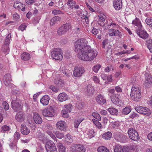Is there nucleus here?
Masks as SVG:
<instances>
[{"label":"nucleus","mask_w":152,"mask_h":152,"mask_svg":"<svg viewBox=\"0 0 152 152\" xmlns=\"http://www.w3.org/2000/svg\"><path fill=\"white\" fill-rule=\"evenodd\" d=\"M57 147L59 149L60 152H64L65 151L66 148L64 146L63 144L59 142L57 143Z\"/></svg>","instance_id":"31"},{"label":"nucleus","mask_w":152,"mask_h":152,"mask_svg":"<svg viewBox=\"0 0 152 152\" xmlns=\"http://www.w3.org/2000/svg\"><path fill=\"white\" fill-rule=\"evenodd\" d=\"M92 114L94 117L95 118H96L98 121H99L101 120V117L98 114L94 113H93Z\"/></svg>","instance_id":"52"},{"label":"nucleus","mask_w":152,"mask_h":152,"mask_svg":"<svg viewBox=\"0 0 152 152\" xmlns=\"http://www.w3.org/2000/svg\"><path fill=\"white\" fill-rule=\"evenodd\" d=\"M4 83L5 86L9 87L10 84V76L9 75H5L4 76Z\"/></svg>","instance_id":"28"},{"label":"nucleus","mask_w":152,"mask_h":152,"mask_svg":"<svg viewBox=\"0 0 152 152\" xmlns=\"http://www.w3.org/2000/svg\"><path fill=\"white\" fill-rule=\"evenodd\" d=\"M58 98L59 101L63 102L67 99L68 96L64 93H61L58 95Z\"/></svg>","instance_id":"21"},{"label":"nucleus","mask_w":152,"mask_h":152,"mask_svg":"<svg viewBox=\"0 0 152 152\" xmlns=\"http://www.w3.org/2000/svg\"><path fill=\"white\" fill-rule=\"evenodd\" d=\"M114 35L115 36H118V37L120 38H121L122 36L121 32H120L118 30H115Z\"/></svg>","instance_id":"49"},{"label":"nucleus","mask_w":152,"mask_h":152,"mask_svg":"<svg viewBox=\"0 0 152 152\" xmlns=\"http://www.w3.org/2000/svg\"><path fill=\"white\" fill-rule=\"evenodd\" d=\"M34 120L35 123L37 124H40L42 122V118L37 113H33Z\"/></svg>","instance_id":"16"},{"label":"nucleus","mask_w":152,"mask_h":152,"mask_svg":"<svg viewBox=\"0 0 152 152\" xmlns=\"http://www.w3.org/2000/svg\"><path fill=\"white\" fill-rule=\"evenodd\" d=\"M115 89L116 91L118 92H121L122 91V89L119 86H115Z\"/></svg>","instance_id":"61"},{"label":"nucleus","mask_w":152,"mask_h":152,"mask_svg":"<svg viewBox=\"0 0 152 152\" xmlns=\"http://www.w3.org/2000/svg\"><path fill=\"white\" fill-rule=\"evenodd\" d=\"M88 42L85 39L77 40L75 44V50L78 53V57L81 60L90 61L95 58L98 54L97 51L87 45Z\"/></svg>","instance_id":"1"},{"label":"nucleus","mask_w":152,"mask_h":152,"mask_svg":"<svg viewBox=\"0 0 152 152\" xmlns=\"http://www.w3.org/2000/svg\"><path fill=\"white\" fill-rule=\"evenodd\" d=\"M50 100L49 97L47 95L43 96L40 99V102L44 105H46L48 104Z\"/></svg>","instance_id":"22"},{"label":"nucleus","mask_w":152,"mask_h":152,"mask_svg":"<svg viewBox=\"0 0 152 152\" xmlns=\"http://www.w3.org/2000/svg\"><path fill=\"white\" fill-rule=\"evenodd\" d=\"M121 0H113V6L116 10H118L122 7Z\"/></svg>","instance_id":"14"},{"label":"nucleus","mask_w":152,"mask_h":152,"mask_svg":"<svg viewBox=\"0 0 152 152\" xmlns=\"http://www.w3.org/2000/svg\"><path fill=\"white\" fill-rule=\"evenodd\" d=\"M132 99L136 101H139L141 97L140 89L138 87L133 86L130 94Z\"/></svg>","instance_id":"3"},{"label":"nucleus","mask_w":152,"mask_h":152,"mask_svg":"<svg viewBox=\"0 0 152 152\" xmlns=\"http://www.w3.org/2000/svg\"><path fill=\"white\" fill-rule=\"evenodd\" d=\"M139 116L137 114L135 113H133L130 116V117L132 118H134L136 117H138Z\"/></svg>","instance_id":"62"},{"label":"nucleus","mask_w":152,"mask_h":152,"mask_svg":"<svg viewBox=\"0 0 152 152\" xmlns=\"http://www.w3.org/2000/svg\"><path fill=\"white\" fill-rule=\"evenodd\" d=\"M132 23L135 25L136 32L140 37L144 39L148 37V34L146 31L142 29V26L139 19L136 18L135 20L133 21Z\"/></svg>","instance_id":"2"},{"label":"nucleus","mask_w":152,"mask_h":152,"mask_svg":"<svg viewBox=\"0 0 152 152\" xmlns=\"http://www.w3.org/2000/svg\"><path fill=\"white\" fill-rule=\"evenodd\" d=\"M22 3L19 2H16L14 3L13 7L16 9H20L21 8Z\"/></svg>","instance_id":"40"},{"label":"nucleus","mask_w":152,"mask_h":152,"mask_svg":"<svg viewBox=\"0 0 152 152\" xmlns=\"http://www.w3.org/2000/svg\"><path fill=\"white\" fill-rule=\"evenodd\" d=\"M53 132L56 137L58 138L62 139L64 137V133H61L58 131H54Z\"/></svg>","instance_id":"35"},{"label":"nucleus","mask_w":152,"mask_h":152,"mask_svg":"<svg viewBox=\"0 0 152 152\" xmlns=\"http://www.w3.org/2000/svg\"><path fill=\"white\" fill-rule=\"evenodd\" d=\"M87 14L88 13L87 12H86L85 14L86 15H85V14H83V15H84V16L85 17L84 18L85 19V21L86 23L87 24H88L89 23V18L90 16V15H87Z\"/></svg>","instance_id":"47"},{"label":"nucleus","mask_w":152,"mask_h":152,"mask_svg":"<svg viewBox=\"0 0 152 152\" xmlns=\"http://www.w3.org/2000/svg\"><path fill=\"white\" fill-rule=\"evenodd\" d=\"M94 132L93 130H90L88 131V135L90 137H92L94 136Z\"/></svg>","instance_id":"57"},{"label":"nucleus","mask_w":152,"mask_h":152,"mask_svg":"<svg viewBox=\"0 0 152 152\" xmlns=\"http://www.w3.org/2000/svg\"><path fill=\"white\" fill-rule=\"evenodd\" d=\"M51 57L56 60H61L63 57L62 50L60 48H54L52 50L51 53Z\"/></svg>","instance_id":"4"},{"label":"nucleus","mask_w":152,"mask_h":152,"mask_svg":"<svg viewBox=\"0 0 152 152\" xmlns=\"http://www.w3.org/2000/svg\"><path fill=\"white\" fill-rule=\"evenodd\" d=\"M21 57L22 60L26 61L29 59L30 58V55L28 53H24L21 54Z\"/></svg>","instance_id":"27"},{"label":"nucleus","mask_w":152,"mask_h":152,"mask_svg":"<svg viewBox=\"0 0 152 152\" xmlns=\"http://www.w3.org/2000/svg\"><path fill=\"white\" fill-rule=\"evenodd\" d=\"M145 79V86L148 87L149 86V85H150L152 83V78L151 75H148L147 77L146 76Z\"/></svg>","instance_id":"25"},{"label":"nucleus","mask_w":152,"mask_h":152,"mask_svg":"<svg viewBox=\"0 0 152 152\" xmlns=\"http://www.w3.org/2000/svg\"><path fill=\"white\" fill-rule=\"evenodd\" d=\"M2 104L5 110H7L9 109V104L6 102L3 101L2 103Z\"/></svg>","instance_id":"45"},{"label":"nucleus","mask_w":152,"mask_h":152,"mask_svg":"<svg viewBox=\"0 0 152 152\" xmlns=\"http://www.w3.org/2000/svg\"><path fill=\"white\" fill-rule=\"evenodd\" d=\"M129 148L128 147L124 146L121 150V152H129Z\"/></svg>","instance_id":"53"},{"label":"nucleus","mask_w":152,"mask_h":152,"mask_svg":"<svg viewBox=\"0 0 152 152\" xmlns=\"http://www.w3.org/2000/svg\"><path fill=\"white\" fill-rule=\"evenodd\" d=\"M9 127L8 126H7V125H5L4 126H3L2 127V131L3 132H6L8 130H9Z\"/></svg>","instance_id":"54"},{"label":"nucleus","mask_w":152,"mask_h":152,"mask_svg":"<svg viewBox=\"0 0 152 152\" xmlns=\"http://www.w3.org/2000/svg\"><path fill=\"white\" fill-rule=\"evenodd\" d=\"M92 32L93 34L96 35L98 34L99 32L98 29H96L95 28H93V29L92 30Z\"/></svg>","instance_id":"56"},{"label":"nucleus","mask_w":152,"mask_h":152,"mask_svg":"<svg viewBox=\"0 0 152 152\" xmlns=\"http://www.w3.org/2000/svg\"><path fill=\"white\" fill-rule=\"evenodd\" d=\"M42 114L44 116L52 117L53 116L52 112L50 111V108L44 109L42 110Z\"/></svg>","instance_id":"17"},{"label":"nucleus","mask_w":152,"mask_h":152,"mask_svg":"<svg viewBox=\"0 0 152 152\" xmlns=\"http://www.w3.org/2000/svg\"><path fill=\"white\" fill-rule=\"evenodd\" d=\"M37 136L39 139L43 143L45 142L47 140V138L45 137L44 134L43 133L40 132H38Z\"/></svg>","instance_id":"24"},{"label":"nucleus","mask_w":152,"mask_h":152,"mask_svg":"<svg viewBox=\"0 0 152 152\" xmlns=\"http://www.w3.org/2000/svg\"><path fill=\"white\" fill-rule=\"evenodd\" d=\"M72 148L75 152H86V150L84 146L80 144H75Z\"/></svg>","instance_id":"10"},{"label":"nucleus","mask_w":152,"mask_h":152,"mask_svg":"<svg viewBox=\"0 0 152 152\" xmlns=\"http://www.w3.org/2000/svg\"><path fill=\"white\" fill-rule=\"evenodd\" d=\"M61 18L58 16H56L52 18L50 20V25L53 26L56 23H57L58 21L61 20Z\"/></svg>","instance_id":"26"},{"label":"nucleus","mask_w":152,"mask_h":152,"mask_svg":"<svg viewBox=\"0 0 152 152\" xmlns=\"http://www.w3.org/2000/svg\"><path fill=\"white\" fill-rule=\"evenodd\" d=\"M84 106V103L83 102H77L76 103V107L79 109L83 108Z\"/></svg>","instance_id":"37"},{"label":"nucleus","mask_w":152,"mask_h":152,"mask_svg":"<svg viewBox=\"0 0 152 152\" xmlns=\"http://www.w3.org/2000/svg\"><path fill=\"white\" fill-rule=\"evenodd\" d=\"M12 107L15 112H18L22 109V107L18 102L13 100L11 102Z\"/></svg>","instance_id":"11"},{"label":"nucleus","mask_w":152,"mask_h":152,"mask_svg":"<svg viewBox=\"0 0 152 152\" xmlns=\"http://www.w3.org/2000/svg\"><path fill=\"white\" fill-rule=\"evenodd\" d=\"M70 24L66 23L59 27L57 30V34L59 35H61L66 33L70 28Z\"/></svg>","instance_id":"7"},{"label":"nucleus","mask_w":152,"mask_h":152,"mask_svg":"<svg viewBox=\"0 0 152 152\" xmlns=\"http://www.w3.org/2000/svg\"><path fill=\"white\" fill-rule=\"evenodd\" d=\"M131 111V110L130 108L126 107L122 110V113L124 115H127Z\"/></svg>","instance_id":"33"},{"label":"nucleus","mask_w":152,"mask_h":152,"mask_svg":"<svg viewBox=\"0 0 152 152\" xmlns=\"http://www.w3.org/2000/svg\"><path fill=\"white\" fill-rule=\"evenodd\" d=\"M107 110L111 115H117L118 114V111L115 108H108Z\"/></svg>","instance_id":"29"},{"label":"nucleus","mask_w":152,"mask_h":152,"mask_svg":"<svg viewBox=\"0 0 152 152\" xmlns=\"http://www.w3.org/2000/svg\"><path fill=\"white\" fill-rule=\"evenodd\" d=\"M26 27V25L22 24L19 27V29L22 31H23L25 29Z\"/></svg>","instance_id":"60"},{"label":"nucleus","mask_w":152,"mask_h":152,"mask_svg":"<svg viewBox=\"0 0 152 152\" xmlns=\"http://www.w3.org/2000/svg\"><path fill=\"white\" fill-rule=\"evenodd\" d=\"M135 109L138 113L148 116L151 114V110L146 107L137 106L135 107Z\"/></svg>","instance_id":"6"},{"label":"nucleus","mask_w":152,"mask_h":152,"mask_svg":"<svg viewBox=\"0 0 152 152\" xmlns=\"http://www.w3.org/2000/svg\"><path fill=\"white\" fill-rule=\"evenodd\" d=\"M116 25L115 23H111L110 25L109 26L108 25L106 24V25H103L104 26V29L106 30L108 28H110L112 26H114Z\"/></svg>","instance_id":"48"},{"label":"nucleus","mask_w":152,"mask_h":152,"mask_svg":"<svg viewBox=\"0 0 152 152\" xmlns=\"http://www.w3.org/2000/svg\"><path fill=\"white\" fill-rule=\"evenodd\" d=\"M67 4L71 8H73L74 6L76 4L75 1L73 0H68L67 3Z\"/></svg>","instance_id":"39"},{"label":"nucleus","mask_w":152,"mask_h":152,"mask_svg":"<svg viewBox=\"0 0 152 152\" xmlns=\"http://www.w3.org/2000/svg\"><path fill=\"white\" fill-rule=\"evenodd\" d=\"M46 133L47 134L49 135L50 137L52 138L54 140H56L57 141V139L55 135L53 134L52 132L50 130H47L46 131Z\"/></svg>","instance_id":"42"},{"label":"nucleus","mask_w":152,"mask_h":152,"mask_svg":"<svg viewBox=\"0 0 152 152\" xmlns=\"http://www.w3.org/2000/svg\"><path fill=\"white\" fill-rule=\"evenodd\" d=\"M46 146L49 149H47V152H58L55 143L51 141H48L46 143Z\"/></svg>","instance_id":"9"},{"label":"nucleus","mask_w":152,"mask_h":152,"mask_svg":"<svg viewBox=\"0 0 152 152\" xmlns=\"http://www.w3.org/2000/svg\"><path fill=\"white\" fill-rule=\"evenodd\" d=\"M21 132L24 135H26L30 133V130L28 129L24 124H22L21 126Z\"/></svg>","instance_id":"23"},{"label":"nucleus","mask_w":152,"mask_h":152,"mask_svg":"<svg viewBox=\"0 0 152 152\" xmlns=\"http://www.w3.org/2000/svg\"><path fill=\"white\" fill-rule=\"evenodd\" d=\"M114 137L115 138H117L118 140L121 139L122 137L124 138H126V135L122 134H120L118 132H116L115 134Z\"/></svg>","instance_id":"36"},{"label":"nucleus","mask_w":152,"mask_h":152,"mask_svg":"<svg viewBox=\"0 0 152 152\" xmlns=\"http://www.w3.org/2000/svg\"><path fill=\"white\" fill-rule=\"evenodd\" d=\"M56 126L61 130L65 131L66 130V123L64 121H58L56 124Z\"/></svg>","instance_id":"13"},{"label":"nucleus","mask_w":152,"mask_h":152,"mask_svg":"<svg viewBox=\"0 0 152 152\" xmlns=\"http://www.w3.org/2000/svg\"><path fill=\"white\" fill-rule=\"evenodd\" d=\"M147 137L149 140L152 141V132L148 134Z\"/></svg>","instance_id":"64"},{"label":"nucleus","mask_w":152,"mask_h":152,"mask_svg":"<svg viewBox=\"0 0 152 152\" xmlns=\"http://www.w3.org/2000/svg\"><path fill=\"white\" fill-rule=\"evenodd\" d=\"M115 29L112 28H109V34L110 36H112L114 35V31Z\"/></svg>","instance_id":"50"},{"label":"nucleus","mask_w":152,"mask_h":152,"mask_svg":"<svg viewBox=\"0 0 152 152\" xmlns=\"http://www.w3.org/2000/svg\"><path fill=\"white\" fill-rule=\"evenodd\" d=\"M95 100L98 104L101 105L104 104L106 101L104 96L101 94L98 95L96 97Z\"/></svg>","instance_id":"12"},{"label":"nucleus","mask_w":152,"mask_h":152,"mask_svg":"<svg viewBox=\"0 0 152 152\" xmlns=\"http://www.w3.org/2000/svg\"><path fill=\"white\" fill-rule=\"evenodd\" d=\"M67 137H66L65 140L67 142H69V143H71L72 141V139L69 136V135L68 134L66 135Z\"/></svg>","instance_id":"51"},{"label":"nucleus","mask_w":152,"mask_h":152,"mask_svg":"<svg viewBox=\"0 0 152 152\" xmlns=\"http://www.w3.org/2000/svg\"><path fill=\"white\" fill-rule=\"evenodd\" d=\"M93 123L98 129H99L101 128V124L98 121L95 119H94L93 120Z\"/></svg>","instance_id":"41"},{"label":"nucleus","mask_w":152,"mask_h":152,"mask_svg":"<svg viewBox=\"0 0 152 152\" xmlns=\"http://www.w3.org/2000/svg\"><path fill=\"white\" fill-rule=\"evenodd\" d=\"M111 100L115 104L118 103L119 102V98L116 96L115 94H112L110 96Z\"/></svg>","instance_id":"30"},{"label":"nucleus","mask_w":152,"mask_h":152,"mask_svg":"<svg viewBox=\"0 0 152 152\" xmlns=\"http://www.w3.org/2000/svg\"><path fill=\"white\" fill-rule=\"evenodd\" d=\"M122 150V147L121 146L117 145L115 146L114 149V152H121Z\"/></svg>","instance_id":"43"},{"label":"nucleus","mask_w":152,"mask_h":152,"mask_svg":"<svg viewBox=\"0 0 152 152\" xmlns=\"http://www.w3.org/2000/svg\"><path fill=\"white\" fill-rule=\"evenodd\" d=\"M24 114L23 112L21 111L18 112L15 116V119L20 122H22L24 121Z\"/></svg>","instance_id":"15"},{"label":"nucleus","mask_w":152,"mask_h":152,"mask_svg":"<svg viewBox=\"0 0 152 152\" xmlns=\"http://www.w3.org/2000/svg\"><path fill=\"white\" fill-rule=\"evenodd\" d=\"M61 13V11L56 10H53L52 12V14L54 15H56L58 14H59Z\"/></svg>","instance_id":"55"},{"label":"nucleus","mask_w":152,"mask_h":152,"mask_svg":"<svg viewBox=\"0 0 152 152\" xmlns=\"http://www.w3.org/2000/svg\"><path fill=\"white\" fill-rule=\"evenodd\" d=\"M60 70L67 76H69L70 75L71 72L69 69H66L64 65H61L60 66Z\"/></svg>","instance_id":"20"},{"label":"nucleus","mask_w":152,"mask_h":152,"mask_svg":"<svg viewBox=\"0 0 152 152\" xmlns=\"http://www.w3.org/2000/svg\"><path fill=\"white\" fill-rule=\"evenodd\" d=\"M101 65H97L94 66L93 67V69L94 71L96 73H97L101 67Z\"/></svg>","instance_id":"44"},{"label":"nucleus","mask_w":152,"mask_h":152,"mask_svg":"<svg viewBox=\"0 0 152 152\" xmlns=\"http://www.w3.org/2000/svg\"><path fill=\"white\" fill-rule=\"evenodd\" d=\"M10 37L9 36V34L6 37L4 44L3 46V48L4 49L5 52H7V50L9 49V44L10 43Z\"/></svg>","instance_id":"18"},{"label":"nucleus","mask_w":152,"mask_h":152,"mask_svg":"<svg viewBox=\"0 0 152 152\" xmlns=\"http://www.w3.org/2000/svg\"><path fill=\"white\" fill-rule=\"evenodd\" d=\"M62 113L63 114V116L65 118H67L68 116V113L67 112L66 110H63L62 111Z\"/></svg>","instance_id":"58"},{"label":"nucleus","mask_w":152,"mask_h":152,"mask_svg":"<svg viewBox=\"0 0 152 152\" xmlns=\"http://www.w3.org/2000/svg\"><path fill=\"white\" fill-rule=\"evenodd\" d=\"M86 94L88 96H90L92 95L94 92V88L91 85L89 84L87 86L86 91Z\"/></svg>","instance_id":"19"},{"label":"nucleus","mask_w":152,"mask_h":152,"mask_svg":"<svg viewBox=\"0 0 152 152\" xmlns=\"http://www.w3.org/2000/svg\"><path fill=\"white\" fill-rule=\"evenodd\" d=\"M145 22L147 25L152 27V18L151 19L146 18Z\"/></svg>","instance_id":"46"},{"label":"nucleus","mask_w":152,"mask_h":152,"mask_svg":"<svg viewBox=\"0 0 152 152\" xmlns=\"http://www.w3.org/2000/svg\"><path fill=\"white\" fill-rule=\"evenodd\" d=\"M55 83L58 86H63V81L60 79H55L54 81Z\"/></svg>","instance_id":"38"},{"label":"nucleus","mask_w":152,"mask_h":152,"mask_svg":"<svg viewBox=\"0 0 152 152\" xmlns=\"http://www.w3.org/2000/svg\"><path fill=\"white\" fill-rule=\"evenodd\" d=\"M85 72L83 67L76 66L73 71V75L75 77H79L82 75Z\"/></svg>","instance_id":"8"},{"label":"nucleus","mask_w":152,"mask_h":152,"mask_svg":"<svg viewBox=\"0 0 152 152\" xmlns=\"http://www.w3.org/2000/svg\"><path fill=\"white\" fill-rule=\"evenodd\" d=\"M112 136V133L110 132H107L104 133L102 135V137L103 139L108 140L110 139Z\"/></svg>","instance_id":"32"},{"label":"nucleus","mask_w":152,"mask_h":152,"mask_svg":"<svg viewBox=\"0 0 152 152\" xmlns=\"http://www.w3.org/2000/svg\"><path fill=\"white\" fill-rule=\"evenodd\" d=\"M50 88L53 91L57 92L58 91V89L56 88L55 87L51 86H50Z\"/></svg>","instance_id":"59"},{"label":"nucleus","mask_w":152,"mask_h":152,"mask_svg":"<svg viewBox=\"0 0 152 152\" xmlns=\"http://www.w3.org/2000/svg\"><path fill=\"white\" fill-rule=\"evenodd\" d=\"M98 152H110L108 149L104 146H100L97 148Z\"/></svg>","instance_id":"34"},{"label":"nucleus","mask_w":152,"mask_h":152,"mask_svg":"<svg viewBox=\"0 0 152 152\" xmlns=\"http://www.w3.org/2000/svg\"><path fill=\"white\" fill-rule=\"evenodd\" d=\"M127 133L129 138L133 140L137 141L140 139L137 131L132 128H130L128 130Z\"/></svg>","instance_id":"5"},{"label":"nucleus","mask_w":152,"mask_h":152,"mask_svg":"<svg viewBox=\"0 0 152 152\" xmlns=\"http://www.w3.org/2000/svg\"><path fill=\"white\" fill-rule=\"evenodd\" d=\"M146 42L147 45H152V40L151 39L146 40Z\"/></svg>","instance_id":"63"}]
</instances>
